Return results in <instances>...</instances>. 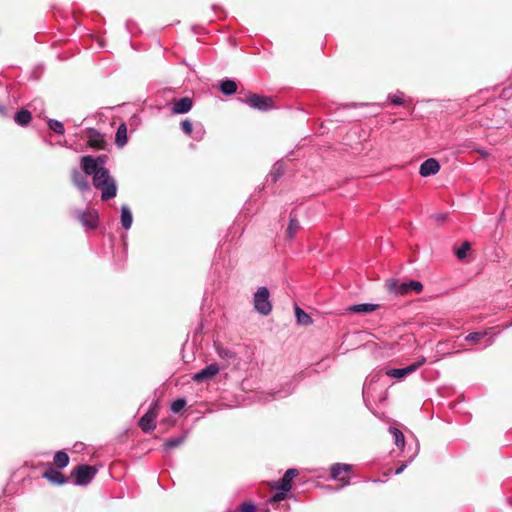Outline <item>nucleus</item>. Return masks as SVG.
<instances>
[{
    "mask_svg": "<svg viewBox=\"0 0 512 512\" xmlns=\"http://www.w3.org/2000/svg\"><path fill=\"white\" fill-rule=\"evenodd\" d=\"M157 405H153L139 420V426L144 432H150L155 429L154 421L157 417Z\"/></svg>",
    "mask_w": 512,
    "mask_h": 512,
    "instance_id": "nucleus-7",
    "label": "nucleus"
},
{
    "mask_svg": "<svg viewBox=\"0 0 512 512\" xmlns=\"http://www.w3.org/2000/svg\"><path fill=\"white\" fill-rule=\"evenodd\" d=\"M81 166L86 175L92 176H94L99 169L103 168L102 166H98L97 160L90 155L81 158Z\"/></svg>",
    "mask_w": 512,
    "mask_h": 512,
    "instance_id": "nucleus-16",
    "label": "nucleus"
},
{
    "mask_svg": "<svg viewBox=\"0 0 512 512\" xmlns=\"http://www.w3.org/2000/svg\"><path fill=\"white\" fill-rule=\"evenodd\" d=\"M88 145L96 150H104L106 147V141L104 136L94 128L88 130Z\"/></svg>",
    "mask_w": 512,
    "mask_h": 512,
    "instance_id": "nucleus-11",
    "label": "nucleus"
},
{
    "mask_svg": "<svg viewBox=\"0 0 512 512\" xmlns=\"http://www.w3.org/2000/svg\"><path fill=\"white\" fill-rule=\"evenodd\" d=\"M54 465L58 469H63L69 464V456L64 451H57L54 455Z\"/></svg>",
    "mask_w": 512,
    "mask_h": 512,
    "instance_id": "nucleus-25",
    "label": "nucleus"
},
{
    "mask_svg": "<svg viewBox=\"0 0 512 512\" xmlns=\"http://www.w3.org/2000/svg\"><path fill=\"white\" fill-rule=\"evenodd\" d=\"M220 91L224 95H232L237 91V83L230 79L223 80L220 83Z\"/></svg>",
    "mask_w": 512,
    "mask_h": 512,
    "instance_id": "nucleus-24",
    "label": "nucleus"
},
{
    "mask_svg": "<svg viewBox=\"0 0 512 512\" xmlns=\"http://www.w3.org/2000/svg\"><path fill=\"white\" fill-rule=\"evenodd\" d=\"M492 330H493V328H488L481 332H471L465 337V340L472 345L478 344L484 337L489 335V333Z\"/></svg>",
    "mask_w": 512,
    "mask_h": 512,
    "instance_id": "nucleus-22",
    "label": "nucleus"
},
{
    "mask_svg": "<svg viewBox=\"0 0 512 512\" xmlns=\"http://www.w3.org/2000/svg\"><path fill=\"white\" fill-rule=\"evenodd\" d=\"M269 295V290L266 287H260L254 294V308L262 315H268L272 310Z\"/></svg>",
    "mask_w": 512,
    "mask_h": 512,
    "instance_id": "nucleus-5",
    "label": "nucleus"
},
{
    "mask_svg": "<svg viewBox=\"0 0 512 512\" xmlns=\"http://www.w3.org/2000/svg\"><path fill=\"white\" fill-rule=\"evenodd\" d=\"M182 442H183L182 438L169 439L165 442V447L168 449H173V448L178 447Z\"/></svg>",
    "mask_w": 512,
    "mask_h": 512,
    "instance_id": "nucleus-33",
    "label": "nucleus"
},
{
    "mask_svg": "<svg viewBox=\"0 0 512 512\" xmlns=\"http://www.w3.org/2000/svg\"><path fill=\"white\" fill-rule=\"evenodd\" d=\"M42 476L52 485L60 486L67 482V478L64 476V474L54 469L51 465H49V467L44 471Z\"/></svg>",
    "mask_w": 512,
    "mask_h": 512,
    "instance_id": "nucleus-12",
    "label": "nucleus"
},
{
    "mask_svg": "<svg viewBox=\"0 0 512 512\" xmlns=\"http://www.w3.org/2000/svg\"><path fill=\"white\" fill-rule=\"evenodd\" d=\"M92 180L94 187L101 190V199L103 201H107L116 196L117 186L108 169H99L93 176Z\"/></svg>",
    "mask_w": 512,
    "mask_h": 512,
    "instance_id": "nucleus-1",
    "label": "nucleus"
},
{
    "mask_svg": "<svg viewBox=\"0 0 512 512\" xmlns=\"http://www.w3.org/2000/svg\"><path fill=\"white\" fill-rule=\"evenodd\" d=\"M299 229H300L299 221L297 220L295 215L291 214L289 225L286 229V238L289 240H292L295 237L296 233L299 231Z\"/></svg>",
    "mask_w": 512,
    "mask_h": 512,
    "instance_id": "nucleus-21",
    "label": "nucleus"
},
{
    "mask_svg": "<svg viewBox=\"0 0 512 512\" xmlns=\"http://www.w3.org/2000/svg\"><path fill=\"white\" fill-rule=\"evenodd\" d=\"M295 316L300 325L308 326L313 322L311 316L298 306H295Z\"/></svg>",
    "mask_w": 512,
    "mask_h": 512,
    "instance_id": "nucleus-23",
    "label": "nucleus"
},
{
    "mask_svg": "<svg viewBox=\"0 0 512 512\" xmlns=\"http://www.w3.org/2000/svg\"><path fill=\"white\" fill-rule=\"evenodd\" d=\"M133 217L130 209L127 206L121 208V224L124 229H129L132 225Z\"/></svg>",
    "mask_w": 512,
    "mask_h": 512,
    "instance_id": "nucleus-26",
    "label": "nucleus"
},
{
    "mask_svg": "<svg viewBox=\"0 0 512 512\" xmlns=\"http://www.w3.org/2000/svg\"><path fill=\"white\" fill-rule=\"evenodd\" d=\"M425 362V358H422L420 361H417L405 368H398V369H390L387 371V375L393 378H403L406 375L416 371L421 365H423Z\"/></svg>",
    "mask_w": 512,
    "mask_h": 512,
    "instance_id": "nucleus-10",
    "label": "nucleus"
},
{
    "mask_svg": "<svg viewBox=\"0 0 512 512\" xmlns=\"http://www.w3.org/2000/svg\"><path fill=\"white\" fill-rule=\"evenodd\" d=\"M287 491H282V490H279V492L275 493L270 499H269V503L270 504H276V503H279L280 501L286 499L287 497Z\"/></svg>",
    "mask_w": 512,
    "mask_h": 512,
    "instance_id": "nucleus-31",
    "label": "nucleus"
},
{
    "mask_svg": "<svg viewBox=\"0 0 512 512\" xmlns=\"http://www.w3.org/2000/svg\"><path fill=\"white\" fill-rule=\"evenodd\" d=\"M218 372L219 366L215 363H212L206 366L204 369L200 370L199 372L195 373L192 379L195 382H203L213 378Z\"/></svg>",
    "mask_w": 512,
    "mask_h": 512,
    "instance_id": "nucleus-13",
    "label": "nucleus"
},
{
    "mask_svg": "<svg viewBox=\"0 0 512 512\" xmlns=\"http://www.w3.org/2000/svg\"><path fill=\"white\" fill-rule=\"evenodd\" d=\"M241 512H254L255 506L252 503H242L240 505Z\"/></svg>",
    "mask_w": 512,
    "mask_h": 512,
    "instance_id": "nucleus-35",
    "label": "nucleus"
},
{
    "mask_svg": "<svg viewBox=\"0 0 512 512\" xmlns=\"http://www.w3.org/2000/svg\"><path fill=\"white\" fill-rule=\"evenodd\" d=\"M71 177H72V181H73L74 185L78 189H80L81 191L89 190L90 186H89L87 177L85 175H83L81 172L75 170V171H73Z\"/></svg>",
    "mask_w": 512,
    "mask_h": 512,
    "instance_id": "nucleus-18",
    "label": "nucleus"
},
{
    "mask_svg": "<svg viewBox=\"0 0 512 512\" xmlns=\"http://www.w3.org/2000/svg\"><path fill=\"white\" fill-rule=\"evenodd\" d=\"M49 128L57 134H64V126L57 120L50 119L48 121Z\"/></svg>",
    "mask_w": 512,
    "mask_h": 512,
    "instance_id": "nucleus-29",
    "label": "nucleus"
},
{
    "mask_svg": "<svg viewBox=\"0 0 512 512\" xmlns=\"http://www.w3.org/2000/svg\"><path fill=\"white\" fill-rule=\"evenodd\" d=\"M127 141V126L125 123H121L115 135V143L119 148H122L126 145Z\"/></svg>",
    "mask_w": 512,
    "mask_h": 512,
    "instance_id": "nucleus-19",
    "label": "nucleus"
},
{
    "mask_svg": "<svg viewBox=\"0 0 512 512\" xmlns=\"http://www.w3.org/2000/svg\"><path fill=\"white\" fill-rule=\"evenodd\" d=\"M447 215L446 214H436L434 216L435 220L437 222H444L446 220Z\"/></svg>",
    "mask_w": 512,
    "mask_h": 512,
    "instance_id": "nucleus-38",
    "label": "nucleus"
},
{
    "mask_svg": "<svg viewBox=\"0 0 512 512\" xmlns=\"http://www.w3.org/2000/svg\"><path fill=\"white\" fill-rule=\"evenodd\" d=\"M299 474L297 469L290 468L288 469L282 479L279 482H275L271 485L272 489L275 490H282L289 492L292 488V481L293 479Z\"/></svg>",
    "mask_w": 512,
    "mask_h": 512,
    "instance_id": "nucleus-6",
    "label": "nucleus"
},
{
    "mask_svg": "<svg viewBox=\"0 0 512 512\" xmlns=\"http://www.w3.org/2000/svg\"><path fill=\"white\" fill-rule=\"evenodd\" d=\"M379 308L378 304L363 303L349 306L346 310L350 313H371Z\"/></svg>",
    "mask_w": 512,
    "mask_h": 512,
    "instance_id": "nucleus-17",
    "label": "nucleus"
},
{
    "mask_svg": "<svg viewBox=\"0 0 512 512\" xmlns=\"http://www.w3.org/2000/svg\"><path fill=\"white\" fill-rule=\"evenodd\" d=\"M405 467H406V466H405L404 464H403V465H401V466L396 470V472H395V473H396V474H400V473L405 469Z\"/></svg>",
    "mask_w": 512,
    "mask_h": 512,
    "instance_id": "nucleus-39",
    "label": "nucleus"
},
{
    "mask_svg": "<svg viewBox=\"0 0 512 512\" xmlns=\"http://www.w3.org/2000/svg\"><path fill=\"white\" fill-rule=\"evenodd\" d=\"M193 101L189 97H183L181 99L173 100L172 113L173 114H184L191 110Z\"/></svg>",
    "mask_w": 512,
    "mask_h": 512,
    "instance_id": "nucleus-15",
    "label": "nucleus"
},
{
    "mask_svg": "<svg viewBox=\"0 0 512 512\" xmlns=\"http://www.w3.org/2000/svg\"><path fill=\"white\" fill-rule=\"evenodd\" d=\"M180 126H181L182 131L186 135H191L192 134L193 125H192V122L189 119H185V120L181 121Z\"/></svg>",
    "mask_w": 512,
    "mask_h": 512,
    "instance_id": "nucleus-32",
    "label": "nucleus"
},
{
    "mask_svg": "<svg viewBox=\"0 0 512 512\" xmlns=\"http://www.w3.org/2000/svg\"><path fill=\"white\" fill-rule=\"evenodd\" d=\"M471 250V243L469 241H464L462 245L456 250L455 254L459 260H463L468 251Z\"/></svg>",
    "mask_w": 512,
    "mask_h": 512,
    "instance_id": "nucleus-28",
    "label": "nucleus"
},
{
    "mask_svg": "<svg viewBox=\"0 0 512 512\" xmlns=\"http://www.w3.org/2000/svg\"><path fill=\"white\" fill-rule=\"evenodd\" d=\"M243 102L249 105L252 109H256L261 112H266L275 108V101L273 97L259 95L252 92H249L246 95L245 99H243Z\"/></svg>",
    "mask_w": 512,
    "mask_h": 512,
    "instance_id": "nucleus-3",
    "label": "nucleus"
},
{
    "mask_svg": "<svg viewBox=\"0 0 512 512\" xmlns=\"http://www.w3.org/2000/svg\"><path fill=\"white\" fill-rule=\"evenodd\" d=\"M32 120V114L29 110L22 108L15 116L14 121L20 126H27Z\"/></svg>",
    "mask_w": 512,
    "mask_h": 512,
    "instance_id": "nucleus-20",
    "label": "nucleus"
},
{
    "mask_svg": "<svg viewBox=\"0 0 512 512\" xmlns=\"http://www.w3.org/2000/svg\"><path fill=\"white\" fill-rule=\"evenodd\" d=\"M391 102L395 105H401L403 103V99L400 96L394 95L391 97Z\"/></svg>",
    "mask_w": 512,
    "mask_h": 512,
    "instance_id": "nucleus-36",
    "label": "nucleus"
},
{
    "mask_svg": "<svg viewBox=\"0 0 512 512\" xmlns=\"http://www.w3.org/2000/svg\"><path fill=\"white\" fill-rule=\"evenodd\" d=\"M439 169V162L434 158H429L421 164L419 173L423 177H428L430 175L436 174L439 171Z\"/></svg>",
    "mask_w": 512,
    "mask_h": 512,
    "instance_id": "nucleus-14",
    "label": "nucleus"
},
{
    "mask_svg": "<svg viewBox=\"0 0 512 512\" xmlns=\"http://www.w3.org/2000/svg\"><path fill=\"white\" fill-rule=\"evenodd\" d=\"M186 405V400L184 398H179L175 400L171 405V410L174 413H179Z\"/></svg>",
    "mask_w": 512,
    "mask_h": 512,
    "instance_id": "nucleus-30",
    "label": "nucleus"
},
{
    "mask_svg": "<svg viewBox=\"0 0 512 512\" xmlns=\"http://www.w3.org/2000/svg\"><path fill=\"white\" fill-rule=\"evenodd\" d=\"M95 159L97 160V165L102 166L103 164H105L107 156L101 155V156L96 157Z\"/></svg>",
    "mask_w": 512,
    "mask_h": 512,
    "instance_id": "nucleus-37",
    "label": "nucleus"
},
{
    "mask_svg": "<svg viewBox=\"0 0 512 512\" xmlns=\"http://www.w3.org/2000/svg\"><path fill=\"white\" fill-rule=\"evenodd\" d=\"M97 473V468L91 465H77L71 472L70 477L76 485H87Z\"/></svg>",
    "mask_w": 512,
    "mask_h": 512,
    "instance_id": "nucleus-4",
    "label": "nucleus"
},
{
    "mask_svg": "<svg viewBox=\"0 0 512 512\" xmlns=\"http://www.w3.org/2000/svg\"><path fill=\"white\" fill-rule=\"evenodd\" d=\"M282 175H283V170H282L281 166H275L274 170L271 174L272 181L276 182Z\"/></svg>",
    "mask_w": 512,
    "mask_h": 512,
    "instance_id": "nucleus-34",
    "label": "nucleus"
},
{
    "mask_svg": "<svg viewBox=\"0 0 512 512\" xmlns=\"http://www.w3.org/2000/svg\"><path fill=\"white\" fill-rule=\"evenodd\" d=\"M0 114H5V108L3 106H0Z\"/></svg>",
    "mask_w": 512,
    "mask_h": 512,
    "instance_id": "nucleus-40",
    "label": "nucleus"
},
{
    "mask_svg": "<svg viewBox=\"0 0 512 512\" xmlns=\"http://www.w3.org/2000/svg\"><path fill=\"white\" fill-rule=\"evenodd\" d=\"M385 288L396 295H407L411 291L421 293L423 291V284L420 281L411 280L409 282H400L398 279L390 278L385 281Z\"/></svg>",
    "mask_w": 512,
    "mask_h": 512,
    "instance_id": "nucleus-2",
    "label": "nucleus"
},
{
    "mask_svg": "<svg viewBox=\"0 0 512 512\" xmlns=\"http://www.w3.org/2000/svg\"><path fill=\"white\" fill-rule=\"evenodd\" d=\"M390 432L393 434L394 436V439H395V444L403 449L404 446H405V437H404V434L397 428L395 427H391L390 428Z\"/></svg>",
    "mask_w": 512,
    "mask_h": 512,
    "instance_id": "nucleus-27",
    "label": "nucleus"
},
{
    "mask_svg": "<svg viewBox=\"0 0 512 512\" xmlns=\"http://www.w3.org/2000/svg\"><path fill=\"white\" fill-rule=\"evenodd\" d=\"M351 471V465L337 463L331 467V477L342 482L343 485L349 484V477L345 476Z\"/></svg>",
    "mask_w": 512,
    "mask_h": 512,
    "instance_id": "nucleus-8",
    "label": "nucleus"
},
{
    "mask_svg": "<svg viewBox=\"0 0 512 512\" xmlns=\"http://www.w3.org/2000/svg\"><path fill=\"white\" fill-rule=\"evenodd\" d=\"M77 218L82 223L83 226L94 229L97 227L98 223V213L96 210L88 209L83 212H78Z\"/></svg>",
    "mask_w": 512,
    "mask_h": 512,
    "instance_id": "nucleus-9",
    "label": "nucleus"
}]
</instances>
